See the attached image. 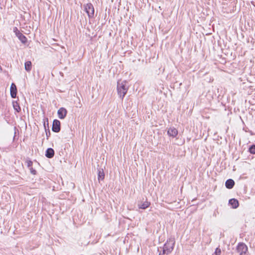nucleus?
I'll return each instance as SVG.
<instances>
[{"label": "nucleus", "instance_id": "f257e3e1", "mask_svg": "<svg viewBox=\"0 0 255 255\" xmlns=\"http://www.w3.org/2000/svg\"><path fill=\"white\" fill-rule=\"evenodd\" d=\"M117 89L119 97L123 100L128 89L127 82L126 81H119L117 82Z\"/></svg>", "mask_w": 255, "mask_h": 255}, {"label": "nucleus", "instance_id": "f3484780", "mask_svg": "<svg viewBox=\"0 0 255 255\" xmlns=\"http://www.w3.org/2000/svg\"><path fill=\"white\" fill-rule=\"evenodd\" d=\"M221 254V249L217 248H216V249L213 255H220Z\"/></svg>", "mask_w": 255, "mask_h": 255}, {"label": "nucleus", "instance_id": "6e6552de", "mask_svg": "<svg viewBox=\"0 0 255 255\" xmlns=\"http://www.w3.org/2000/svg\"><path fill=\"white\" fill-rule=\"evenodd\" d=\"M67 112L64 108H60L57 112L58 118L60 119H64L67 115Z\"/></svg>", "mask_w": 255, "mask_h": 255}, {"label": "nucleus", "instance_id": "aec40b11", "mask_svg": "<svg viewBox=\"0 0 255 255\" xmlns=\"http://www.w3.org/2000/svg\"><path fill=\"white\" fill-rule=\"evenodd\" d=\"M30 172L32 174L35 175L36 174V171L32 167L29 168Z\"/></svg>", "mask_w": 255, "mask_h": 255}, {"label": "nucleus", "instance_id": "1a4fd4ad", "mask_svg": "<svg viewBox=\"0 0 255 255\" xmlns=\"http://www.w3.org/2000/svg\"><path fill=\"white\" fill-rule=\"evenodd\" d=\"M17 93V89L16 85L14 83H12L10 86V95L12 98L16 97Z\"/></svg>", "mask_w": 255, "mask_h": 255}, {"label": "nucleus", "instance_id": "dca6fc26", "mask_svg": "<svg viewBox=\"0 0 255 255\" xmlns=\"http://www.w3.org/2000/svg\"><path fill=\"white\" fill-rule=\"evenodd\" d=\"M13 107L14 110L17 112H19L20 110V107L18 105V103L17 102H13Z\"/></svg>", "mask_w": 255, "mask_h": 255}, {"label": "nucleus", "instance_id": "4be33fe9", "mask_svg": "<svg viewBox=\"0 0 255 255\" xmlns=\"http://www.w3.org/2000/svg\"><path fill=\"white\" fill-rule=\"evenodd\" d=\"M2 71V68L1 67V66H0V72H1Z\"/></svg>", "mask_w": 255, "mask_h": 255}, {"label": "nucleus", "instance_id": "a211bd4d", "mask_svg": "<svg viewBox=\"0 0 255 255\" xmlns=\"http://www.w3.org/2000/svg\"><path fill=\"white\" fill-rule=\"evenodd\" d=\"M26 163L27 166L29 168H30V167H32V165L33 162L31 160H27L26 161Z\"/></svg>", "mask_w": 255, "mask_h": 255}, {"label": "nucleus", "instance_id": "7ed1b4c3", "mask_svg": "<svg viewBox=\"0 0 255 255\" xmlns=\"http://www.w3.org/2000/svg\"><path fill=\"white\" fill-rule=\"evenodd\" d=\"M85 10L89 17H93L94 15V8L91 3H87L84 5Z\"/></svg>", "mask_w": 255, "mask_h": 255}, {"label": "nucleus", "instance_id": "ddd939ff", "mask_svg": "<svg viewBox=\"0 0 255 255\" xmlns=\"http://www.w3.org/2000/svg\"><path fill=\"white\" fill-rule=\"evenodd\" d=\"M229 204L233 208H237L239 206L238 201L235 199H232L229 200Z\"/></svg>", "mask_w": 255, "mask_h": 255}, {"label": "nucleus", "instance_id": "9b49d317", "mask_svg": "<svg viewBox=\"0 0 255 255\" xmlns=\"http://www.w3.org/2000/svg\"><path fill=\"white\" fill-rule=\"evenodd\" d=\"M235 184V182L232 179H228L225 183L226 187L228 189H232Z\"/></svg>", "mask_w": 255, "mask_h": 255}, {"label": "nucleus", "instance_id": "9d476101", "mask_svg": "<svg viewBox=\"0 0 255 255\" xmlns=\"http://www.w3.org/2000/svg\"><path fill=\"white\" fill-rule=\"evenodd\" d=\"M150 205V202L145 201L143 202L139 203L138 204V208L142 209H145Z\"/></svg>", "mask_w": 255, "mask_h": 255}, {"label": "nucleus", "instance_id": "412c9836", "mask_svg": "<svg viewBox=\"0 0 255 255\" xmlns=\"http://www.w3.org/2000/svg\"><path fill=\"white\" fill-rule=\"evenodd\" d=\"M168 254H167V251H164V249L163 248V250H162V252H160L159 254V255H168Z\"/></svg>", "mask_w": 255, "mask_h": 255}, {"label": "nucleus", "instance_id": "4468645a", "mask_svg": "<svg viewBox=\"0 0 255 255\" xmlns=\"http://www.w3.org/2000/svg\"><path fill=\"white\" fill-rule=\"evenodd\" d=\"M98 178L99 181L103 180L105 177V174L103 169H100L98 170Z\"/></svg>", "mask_w": 255, "mask_h": 255}, {"label": "nucleus", "instance_id": "f03ea898", "mask_svg": "<svg viewBox=\"0 0 255 255\" xmlns=\"http://www.w3.org/2000/svg\"><path fill=\"white\" fill-rule=\"evenodd\" d=\"M175 244L173 239H169L164 245V251H167V254H170L173 250Z\"/></svg>", "mask_w": 255, "mask_h": 255}, {"label": "nucleus", "instance_id": "0eeeda50", "mask_svg": "<svg viewBox=\"0 0 255 255\" xmlns=\"http://www.w3.org/2000/svg\"><path fill=\"white\" fill-rule=\"evenodd\" d=\"M52 130L55 132H58L60 130V122L57 120H54L53 122Z\"/></svg>", "mask_w": 255, "mask_h": 255}, {"label": "nucleus", "instance_id": "2eb2a0df", "mask_svg": "<svg viewBox=\"0 0 255 255\" xmlns=\"http://www.w3.org/2000/svg\"><path fill=\"white\" fill-rule=\"evenodd\" d=\"M25 69L27 71H30L31 69V62L29 61L25 63Z\"/></svg>", "mask_w": 255, "mask_h": 255}, {"label": "nucleus", "instance_id": "423d86ee", "mask_svg": "<svg viewBox=\"0 0 255 255\" xmlns=\"http://www.w3.org/2000/svg\"><path fill=\"white\" fill-rule=\"evenodd\" d=\"M178 133V130L174 127H170L167 129V134L171 137L176 138Z\"/></svg>", "mask_w": 255, "mask_h": 255}, {"label": "nucleus", "instance_id": "6ab92c4d", "mask_svg": "<svg viewBox=\"0 0 255 255\" xmlns=\"http://www.w3.org/2000/svg\"><path fill=\"white\" fill-rule=\"evenodd\" d=\"M250 151L251 153H254L255 154V145H252L250 148Z\"/></svg>", "mask_w": 255, "mask_h": 255}, {"label": "nucleus", "instance_id": "39448f33", "mask_svg": "<svg viewBox=\"0 0 255 255\" xmlns=\"http://www.w3.org/2000/svg\"><path fill=\"white\" fill-rule=\"evenodd\" d=\"M13 31L15 33L16 36L22 43H25L26 42L27 38L18 30L17 27H15L13 28Z\"/></svg>", "mask_w": 255, "mask_h": 255}, {"label": "nucleus", "instance_id": "20e7f679", "mask_svg": "<svg viewBox=\"0 0 255 255\" xmlns=\"http://www.w3.org/2000/svg\"><path fill=\"white\" fill-rule=\"evenodd\" d=\"M237 250L240 255H245L248 251V247L245 244L240 243L237 247Z\"/></svg>", "mask_w": 255, "mask_h": 255}, {"label": "nucleus", "instance_id": "f8f14e48", "mask_svg": "<svg viewBox=\"0 0 255 255\" xmlns=\"http://www.w3.org/2000/svg\"><path fill=\"white\" fill-rule=\"evenodd\" d=\"M54 154V150L51 148H49L46 151V156L48 158H52Z\"/></svg>", "mask_w": 255, "mask_h": 255}]
</instances>
